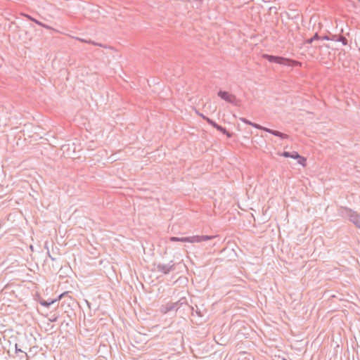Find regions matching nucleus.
Here are the masks:
<instances>
[{
  "label": "nucleus",
  "mask_w": 360,
  "mask_h": 360,
  "mask_svg": "<svg viewBox=\"0 0 360 360\" xmlns=\"http://www.w3.org/2000/svg\"><path fill=\"white\" fill-rule=\"evenodd\" d=\"M263 58L270 63H274L288 67L297 66L300 64V62L297 60L278 56L264 54Z\"/></svg>",
  "instance_id": "obj_1"
},
{
  "label": "nucleus",
  "mask_w": 360,
  "mask_h": 360,
  "mask_svg": "<svg viewBox=\"0 0 360 360\" xmlns=\"http://www.w3.org/2000/svg\"><path fill=\"white\" fill-rule=\"evenodd\" d=\"M339 212L340 215L347 218L357 228L360 229V214L359 213L347 207H341Z\"/></svg>",
  "instance_id": "obj_2"
},
{
  "label": "nucleus",
  "mask_w": 360,
  "mask_h": 360,
  "mask_svg": "<svg viewBox=\"0 0 360 360\" xmlns=\"http://www.w3.org/2000/svg\"><path fill=\"white\" fill-rule=\"evenodd\" d=\"M187 304V299L185 297H181L177 302H168L165 305L162 306L161 312L167 314L172 311H176L183 305Z\"/></svg>",
  "instance_id": "obj_3"
},
{
  "label": "nucleus",
  "mask_w": 360,
  "mask_h": 360,
  "mask_svg": "<svg viewBox=\"0 0 360 360\" xmlns=\"http://www.w3.org/2000/svg\"><path fill=\"white\" fill-rule=\"evenodd\" d=\"M217 95L222 100L235 106L238 107L241 104V100L237 98L235 95L231 94L226 91L219 90L217 93Z\"/></svg>",
  "instance_id": "obj_4"
},
{
  "label": "nucleus",
  "mask_w": 360,
  "mask_h": 360,
  "mask_svg": "<svg viewBox=\"0 0 360 360\" xmlns=\"http://www.w3.org/2000/svg\"><path fill=\"white\" fill-rule=\"evenodd\" d=\"M252 126V127L255 128V129H260V130H262L264 131H266L267 133H269L275 136H277V137H279L282 139H286L288 138V135L284 134V133H282L279 131H276V130H274V129H269V128H267L266 127H263L259 124H257V123H255V122H252V124L250 125Z\"/></svg>",
  "instance_id": "obj_5"
},
{
  "label": "nucleus",
  "mask_w": 360,
  "mask_h": 360,
  "mask_svg": "<svg viewBox=\"0 0 360 360\" xmlns=\"http://www.w3.org/2000/svg\"><path fill=\"white\" fill-rule=\"evenodd\" d=\"M174 270V264L172 261H170L168 264H161L159 263L157 264V271L163 274H168L171 271Z\"/></svg>",
  "instance_id": "obj_6"
},
{
  "label": "nucleus",
  "mask_w": 360,
  "mask_h": 360,
  "mask_svg": "<svg viewBox=\"0 0 360 360\" xmlns=\"http://www.w3.org/2000/svg\"><path fill=\"white\" fill-rule=\"evenodd\" d=\"M214 236H192L186 237L185 240H187V243H198L202 241H207L214 238Z\"/></svg>",
  "instance_id": "obj_7"
},
{
  "label": "nucleus",
  "mask_w": 360,
  "mask_h": 360,
  "mask_svg": "<svg viewBox=\"0 0 360 360\" xmlns=\"http://www.w3.org/2000/svg\"><path fill=\"white\" fill-rule=\"evenodd\" d=\"M191 309L193 316H194L195 314L200 318H203L207 313V311L203 308V306H202L201 309L195 305V307H191Z\"/></svg>",
  "instance_id": "obj_8"
},
{
  "label": "nucleus",
  "mask_w": 360,
  "mask_h": 360,
  "mask_svg": "<svg viewBox=\"0 0 360 360\" xmlns=\"http://www.w3.org/2000/svg\"><path fill=\"white\" fill-rule=\"evenodd\" d=\"M66 293L67 292H63V293L60 294L58 297V298H56V299H50V300H40L39 303H40L41 305H42L44 307H49L51 305L53 304L57 301L60 300L64 296V295L66 294Z\"/></svg>",
  "instance_id": "obj_9"
},
{
  "label": "nucleus",
  "mask_w": 360,
  "mask_h": 360,
  "mask_svg": "<svg viewBox=\"0 0 360 360\" xmlns=\"http://www.w3.org/2000/svg\"><path fill=\"white\" fill-rule=\"evenodd\" d=\"M281 156L296 160V159H297V158H300V154L297 151H292V152L284 151L281 154Z\"/></svg>",
  "instance_id": "obj_10"
},
{
  "label": "nucleus",
  "mask_w": 360,
  "mask_h": 360,
  "mask_svg": "<svg viewBox=\"0 0 360 360\" xmlns=\"http://www.w3.org/2000/svg\"><path fill=\"white\" fill-rule=\"evenodd\" d=\"M23 15L27 18V19H29L30 20H32L33 22H34L36 24L41 26V27H46V25L42 23L41 22L39 21L38 20L32 18L31 15H28V14H23Z\"/></svg>",
  "instance_id": "obj_11"
},
{
  "label": "nucleus",
  "mask_w": 360,
  "mask_h": 360,
  "mask_svg": "<svg viewBox=\"0 0 360 360\" xmlns=\"http://www.w3.org/2000/svg\"><path fill=\"white\" fill-rule=\"evenodd\" d=\"M216 129L221 132L223 134L226 135L228 137L231 136V134L227 131V129L219 124L217 126Z\"/></svg>",
  "instance_id": "obj_12"
},
{
  "label": "nucleus",
  "mask_w": 360,
  "mask_h": 360,
  "mask_svg": "<svg viewBox=\"0 0 360 360\" xmlns=\"http://www.w3.org/2000/svg\"><path fill=\"white\" fill-rule=\"evenodd\" d=\"M186 239V237H175L172 236L169 238L170 241L172 242H182V243H187V240H185Z\"/></svg>",
  "instance_id": "obj_13"
},
{
  "label": "nucleus",
  "mask_w": 360,
  "mask_h": 360,
  "mask_svg": "<svg viewBox=\"0 0 360 360\" xmlns=\"http://www.w3.org/2000/svg\"><path fill=\"white\" fill-rule=\"evenodd\" d=\"M203 120H205L210 125L213 127L214 129H216L219 125L216 122L209 118L208 117H203Z\"/></svg>",
  "instance_id": "obj_14"
},
{
  "label": "nucleus",
  "mask_w": 360,
  "mask_h": 360,
  "mask_svg": "<svg viewBox=\"0 0 360 360\" xmlns=\"http://www.w3.org/2000/svg\"><path fill=\"white\" fill-rule=\"evenodd\" d=\"M335 41L342 42V45L344 46L347 44V39L343 36L336 35Z\"/></svg>",
  "instance_id": "obj_15"
},
{
  "label": "nucleus",
  "mask_w": 360,
  "mask_h": 360,
  "mask_svg": "<svg viewBox=\"0 0 360 360\" xmlns=\"http://www.w3.org/2000/svg\"><path fill=\"white\" fill-rule=\"evenodd\" d=\"M335 34H330V35H324L321 36V40H327V41H335Z\"/></svg>",
  "instance_id": "obj_16"
},
{
  "label": "nucleus",
  "mask_w": 360,
  "mask_h": 360,
  "mask_svg": "<svg viewBox=\"0 0 360 360\" xmlns=\"http://www.w3.org/2000/svg\"><path fill=\"white\" fill-rule=\"evenodd\" d=\"M297 162L302 165V166H305L306 165V162H307V159L301 155H300V158H297Z\"/></svg>",
  "instance_id": "obj_17"
},
{
  "label": "nucleus",
  "mask_w": 360,
  "mask_h": 360,
  "mask_svg": "<svg viewBox=\"0 0 360 360\" xmlns=\"http://www.w3.org/2000/svg\"><path fill=\"white\" fill-rule=\"evenodd\" d=\"M15 353L16 354L22 353V354H25V356H27V354H26L25 352L22 351L21 349H19L18 347V344L15 345Z\"/></svg>",
  "instance_id": "obj_18"
},
{
  "label": "nucleus",
  "mask_w": 360,
  "mask_h": 360,
  "mask_svg": "<svg viewBox=\"0 0 360 360\" xmlns=\"http://www.w3.org/2000/svg\"><path fill=\"white\" fill-rule=\"evenodd\" d=\"M239 120L243 122V123L246 124H248V125H251L252 124V122L248 120V119L245 118V117H240Z\"/></svg>",
  "instance_id": "obj_19"
},
{
  "label": "nucleus",
  "mask_w": 360,
  "mask_h": 360,
  "mask_svg": "<svg viewBox=\"0 0 360 360\" xmlns=\"http://www.w3.org/2000/svg\"><path fill=\"white\" fill-rule=\"evenodd\" d=\"M314 40H321V37L318 34V33H316L313 37H311Z\"/></svg>",
  "instance_id": "obj_20"
},
{
  "label": "nucleus",
  "mask_w": 360,
  "mask_h": 360,
  "mask_svg": "<svg viewBox=\"0 0 360 360\" xmlns=\"http://www.w3.org/2000/svg\"><path fill=\"white\" fill-rule=\"evenodd\" d=\"M57 319H58V316H53L51 319H49V321L51 322H56L57 321Z\"/></svg>",
  "instance_id": "obj_21"
},
{
  "label": "nucleus",
  "mask_w": 360,
  "mask_h": 360,
  "mask_svg": "<svg viewBox=\"0 0 360 360\" xmlns=\"http://www.w3.org/2000/svg\"><path fill=\"white\" fill-rule=\"evenodd\" d=\"M48 255H49V257L52 260V261H55L56 260V258L52 257L50 254V252L48 251L47 252Z\"/></svg>",
  "instance_id": "obj_22"
},
{
  "label": "nucleus",
  "mask_w": 360,
  "mask_h": 360,
  "mask_svg": "<svg viewBox=\"0 0 360 360\" xmlns=\"http://www.w3.org/2000/svg\"><path fill=\"white\" fill-rule=\"evenodd\" d=\"M313 41H314V39H312V38H310L307 40V43H308V44H311Z\"/></svg>",
  "instance_id": "obj_23"
},
{
  "label": "nucleus",
  "mask_w": 360,
  "mask_h": 360,
  "mask_svg": "<svg viewBox=\"0 0 360 360\" xmlns=\"http://www.w3.org/2000/svg\"><path fill=\"white\" fill-rule=\"evenodd\" d=\"M269 10L270 11H274L275 10V11H276V7H270Z\"/></svg>",
  "instance_id": "obj_24"
},
{
  "label": "nucleus",
  "mask_w": 360,
  "mask_h": 360,
  "mask_svg": "<svg viewBox=\"0 0 360 360\" xmlns=\"http://www.w3.org/2000/svg\"><path fill=\"white\" fill-rule=\"evenodd\" d=\"M298 17V15H295L294 17H291L292 19H295ZM289 18H290V17L289 16Z\"/></svg>",
  "instance_id": "obj_25"
},
{
  "label": "nucleus",
  "mask_w": 360,
  "mask_h": 360,
  "mask_svg": "<svg viewBox=\"0 0 360 360\" xmlns=\"http://www.w3.org/2000/svg\"><path fill=\"white\" fill-rule=\"evenodd\" d=\"M263 1H265V2H266V1H267V0H263Z\"/></svg>",
  "instance_id": "obj_26"
},
{
  "label": "nucleus",
  "mask_w": 360,
  "mask_h": 360,
  "mask_svg": "<svg viewBox=\"0 0 360 360\" xmlns=\"http://www.w3.org/2000/svg\"><path fill=\"white\" fill-rule=\"evenodd\" d=\"M263 1H265V2H266V1H267V0H263Z\"/></svg>",
  "instance_id": "obj_27"
},
{
  "label": "nucleus",
  "mask_w": 360,
  "mask_h": 360,
  "mask_svg": "<svg viewBox=\"0 0 360 360\" xmlns=\"http://www.w3.org/2000/svg\"><path fill=\"white\" fill-rule=\"evenodd\" d=\"M360 1V0H359Z\"/></svg>",
  "instance_id": "obj_28"
}]
</instances>
